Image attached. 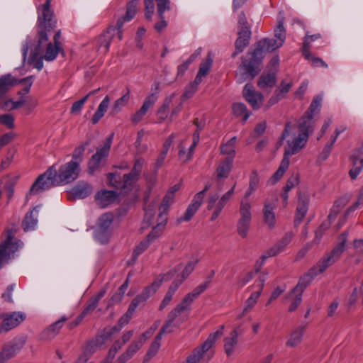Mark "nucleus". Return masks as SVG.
<instances>
[{
  "label": "nucleus",
  "instance_id": "1",
  "mask_svg": "<svg viewBox=\"0 0 363 363\" xmlns=\"http://www.w3.org/2000/svg\"><path fill=\"white\" fill-rule=\"evenodd\" d=\"M51 1L45 0V4L38 8V45L30 53L28 64L38 70H41L43 67V59L46 61L54 60L61 50V46L49 43L44 57L40 56L42 46L47 43L48 35L56 26L57 22L54 18L53 11L50 9Z\"/></svg>",
  "mask_w": 363,
  "mask_h": 363
},
{
  "label": "nucleus",
  "instance_id": "2",
  "mask_svg": "<svg viewBox=\"0 0 363 363\" xmlns=\"http://www.w3.org/2000/svg\"><path fill=\"white\" fill-rule=\"evenodd\" d=\"M80 172L77 162H69L62 165L58 172L54 166L38 176L30 188L28 194L35 195L61 184H68L77 179Z\"/></svg>",
  "mask_w": 363,
  "mask_h": 363
},
{
  "label": "nucleus",
  "instance_id": "3",
  "mask_svg": "<svg viewBox=\"0 0 363 363\" xmlns=\"http://www.w3.org/2000/svg\"><path fill=\"white\" fill-rule=\"evenodd\" d=\"M284 44L276 38H264L255 45V49L248 52L249 59L242 61L236 74L237 82L242 83L252 79L260 71L259 65L265 52H271L281 48Z\"/></svg>",
  "mask_w": 363,
  "mask_h": 363
},
{
  "label": "nucleus",
  "instance_id": "4",
  "mask_svg": "<svg viewBox=\"0 0 363 363\" xmlns=\"http://www.w3.org/2000/svg\"><path fill=\"white\" fill-rule=\"evenodd\" d=\"M144 163V159L141 157L136 158L129 173L123 176L117 172L108 173L107 179L109 185L119 190L122 194H127L132 191L139 180Z\"/></svg>",
  "mask_w": 363,
  "mask_h": 363
},
{
  "label": "nucleus",
  "instance_id": "5",
  "mask_svg": "<svg viewBox=\"0 0 363 363\" xmlns=\"http://www.w3.org/2000/svg\"><path fill=\"white\" fill-rule=\"evenodd\" d=\"M315 120L311 114H305L301 118L298 123V135H294L286 141V147H289L287 154H297L306 145L309 135L314 130Z\"/></svg>",
  "mask_w": 363,
  "mask_h": 363
},
{
  "label": "nucleus",
  "instance_id": "6",
  "mask_svg": "<svg viewBox=\"0 0 363 363\" xmlns=\"http://www.w3.org/2000/svg\"><path fill=\"white\" fill-rule=\"evenodd\" d=\"M348 233L343 232L338 237V242L334 248L329 252H327L313 267L315 268L317 272L320 274L324 272L327 268L334 264L341 257L346 248Z\"/></svg>",
  "mask_w": 363,
  "mask_h": 363
},
{
  "label": "nucleus",
  "instance_id": "7",
  "mask_svg": "<svg viewBox=\"0 0 363 363\" xmlns=\"http://www.w3.org/2000/svg\"><path fill=\"white\" fill-rule=\"evenodd\" d=\"M113 221V215L111 213H104L99 217L94 232L96 240L101 244L108 242L111 236Z\"/></svg>",
  "mask_w": 363,
  "mask_h": 363
},
{
  "label": "nucleus",
  "instance_id": "8",
  "mask_svg": "<svg viewBox=\"0 0 363 363\" xmlns=\"http://www.w3.org/2000/svg\"><path fill=\"white\" fill-rule=\"evenodd\" d=\"M23 245L21 240L13 239L12 230L7 231L6 239L0 245V269L2 265L13 257V254Z\"/></svg>",
  "mask_w": 363,
  "mask_h": 363
},
{
  "label": "nucleus",
  "instance_id": "9",
  "mask_svg": "<svg viewBox=\"0 0 363 363\" xmlns=\"http://www.w3.org/2000/svg\"><path fill=\"white\" fill-rule=\"evenodd\" d=\"M235 184L220 199L217 194L209 197L207 208L208 210L213 211L212 216L210 218L211 220H214L218 218L225 205L231 199L235 192Z\"/></svg>",
  "mask_w": 363,
  "mask_h": 363
},
{
  "label": "nucleus",
  "instance_id": "10",
  "mask_svg": "<svg viewBox=\"0 0 363 363\" xmlns=\"http://www.w3.org/2000/svg\"><path fill=\"white\" fill-rule=\"evenodd\" d=\"M117 35L119 40L123 38V21L118 19L115 26H110L98 38L99 48H104V52H107L109 50L111 40L114 35Z\"/></svg>",
  "mask_w": 363,
  "mask_h": 363
},
{
  "label": "nucleus",
  "instance_id": "11",
  "mask_svg": "<svg viewBox=\"0 0 363 363\" xmlns=\"http://www.w3.org/2000/svg\"><path fill=\"white\" fill-rule=\"evenodd\" d=\"M26 340L24 336L16 337L5 345L1 352H0V363H5L13 357L23 348Z\"/></svg>",
  "mask_w": 363,
  "mask_h": 363
},
{
  "label": "nucleus",
  "instance_id": "12",
  "mask_svg": "<svg viewBox=\"0 0 363 363\" xmlns=\"http://www.w3.org/2000/svg\"><path fill=\"white\" fill-rule=\"evenodd\" d=\"M174 274V272L170 271L167 274L160 275L150 285L145 287L143 291L138 295L137 297L142 303H145L150 297L156 293L163 281L170 280Z\"/></svg>",
  "mask_w": 363,
  "mask_h": 363
},
{
  "label": "nucleus",
  "instance_id": "13",
  "mask_svg": "<svg viewBox=\"0 0 363 363\" xmlns=\"http://www.w3.org/2000/svg\"><path fill=\"white\" fill-rule=\"evenodd\" d=\"M26 315L23 312H11L4 314V319L0 326V333H7L15 328L25 320Z\"/></svg>",
  "mask_w": 363,
  "mask_h": 363
},
{
  "label": "nucleus",
  "instance_id": "14",
  "mask_svg": "<svg viewBox=\"0 0 363 363\" xmlns=\"http://www.w3.org/2000/svg\"><path fill=\"white\" fill-rule=\"evenodd\" d=\"M293 238L294 233L292 232L286 233L279 242L263 252L261 256L262 261V264H263L268 258L275 257L284 251L287 245L291 242Z\"/></svg>",
  "mask_w": 363,
  "mask_h": 363
},
{
  "label": "nucleus",
  "instance_id": "15",
  "mask_svg": "<svg viewBox=\"0 0 363 363\" xmlns=\"http://www.w3.org/2000/svg\"><path fill=\"white\" fill-rule=\"evenodd\" d=\"M245 99L250 104L255 110L261 108L264 101V95L255 89L252 84H246L242 91Z\"/></svg>",
  "mask_w": 363,
  "mask_h": 363
},
{
  "label": "nucleus",
  "instance_id": "16",
  "mask_svg": "<svg viewBox=\"0 0 363 363\" xmlns=\"http://www.w3.org/2000/svg\"><path fill=\"white\" fill-rule=\"evenodd\" d=\"M204 198V190H202L197 193L194 197L191 203L188 206L186 212L184 216L179 217L177 220V224H180L182 222L189 221L196 212L198 211L199 208L203 203V200Z\"/></svg>",
  "mask_w": 363,
  "mask_h": 363
},
{
  "label": "nucleus",
  "instance_id": "17",
  "mask_svg": "<svg viewBox=\"0 0 363 363\" xmlns=\"http://www.w3.org/2000/svg\"><path fill=\"white\" fill-rule=\"evenodd\" d=\"M150 333L151 332L143 333L139 337L138 340L135 341L130 345L126 351L118 358V362L125 363L128 359H130L143 345L146 340L150 337Z\"/></svg>",
  "mask_w": 363,
  "mask_h": 363
},
{
  "label": "nucleus",
  "instance_id": "18",
  "mask_svg": "<svg viewBox=\"0 0 363 363\" xmlns=\"http://www.w3.org/2000/svg\"><path fill=\"white\" fill-rule=\"evenodd\" d=\"M158 99L156 93H151L147 96L143 101L141 108L136 111L131 118V121L134 124L138 123L145 116L148 110L153 107Z\"/></svg>",
  "mask_w": 363,
  "mask_h": 363
},
{
  "label": "nucleus",
  "instance_id": "19",
  "mask_svg": "<svg viewBox=\"0 0 363 363\" xmlns=\"http://www.w3.org/2000/svg\"><path fill=\"white\" fill-rule=\"evenodd\" d=\"M310 203V195L306 192H300L298 194L296 215L294 220L296 225H299L307 213Z\"/></svg>",
  "mask_w": 363,
  "mask_h": 363
},
{
  "label": "nucleus",
  "instance_id": "20",
  "mask_svg": "<svg viewBox=\"0 0 363 363\" xmlns=\"http://www.w3.org/2000/svg\"><path fill=\"white\" fill-rule=\"evenodd\" d=\"M238 38L235 42V50L232 53V57H235L239 53L243 52L245 48L249 45L251 38V30L250 27H244L238 30Z\"/></svg>",
  "mask_w": 363,
  "mask_h": 363
},
{
  "label": "nucleus",
  "instance_id": "21",
  "mask_svg": "<svg viewBox=\"0 0 363 363\" xmlns=\"http://www.w3.org/2000/svg\"><path fill=\"white\" fill-rule=\"evenodd\" d=\"M67 320L68 318L66 315H62L58 320L48 325L41 332L40 335V339L43 340H50L53 339L59 334L60 330Z\"/></svg>",
  "mask_w": 363,
  "mask_h": 363
},
{
  "label": "nucleus",
  "instance_id": "22",
  "mask_svg": "<svg viewBox=\"0 0 363 363\" xmlns=\"http://www.w3.org/2000/svg\"><path fill=\"white\" fill-rule=\"evenodd\" d=\"M265 281V277L260 276L255 281L253 285V287L257 288V290L252 293L250 296L247 299L245 302V307L244 308V312H247L250 309H252L255 305L257 303V301L260 296Z\"/></svg>",
  "mask_w": 363,
  "mask_h": 363
},
{
  "label": "nucleus",
  "instance_id": "23",
  "mask_svg": "<svg viewBox=\"0 0 363 363\" xmlns=\"http://www.w3.org/2000/svg\"><path fill=\"white\" fill-rule=\"evenodd\" d=\"M224 325H220L215 332L210 333L206 340V359H211L214 355L212 349L216 341L223 335Z\"/></svg>",
  "mask_w": 363,
  "mask_h": 363
},
{
  "label": "nucleus",
  "instance_id": "24",
  "mask_svg": "<svg viewBox=\"0 0 363 363\" xmlns=\"http://www.w3.org/2000/svg\"><path fill=\"white\" fill-rule=\"evenodd\" d=\"M289 150V147L286 146L284 147V157L281 160V162L279 165V167L278 169L274 172V174L271 177L272 183L275 184L279 180L281 179V178L284 176L285 172L288 169L289 166V157L294 155V154H287V152Z\"/></svg>",
  "mask_w": 363,
  "mask_h": 363
},
{
  "label": "nucleus",
  "instance_id": "25",
  "mask_svg": "<svg viewBox=\"0 0 363 363\" xmlns=\"http://www.w3.org/2000/svg\"><path fill=\"white\" fill-rule=\"evenodd\" d=\"M318 274H319L317 272L315 268L312 267L303 276L300 278L297 285L294 288V291L303 293L306 288Z\"/></svg>",
  "mask_w": 363,
  "mask_h": 363
},
{
  "label": "nucleus",
  "instance_id": "26",
  "mask_svg": "<svg viewBox=\"0 0 363 363\" xmlns=\"http://www.w3.org/2000/svg\"><path fill=\"white\" fill-rule=\"evenodd\" d=\"M224 341V351L226 355L230 357L237 347L238 343V333L237 329H234L229 335L225 337Z\"/></svg>",
  "mask_w": 363,
  "mask_h": 363
},
{
  "label": "nucleus",
  "instance_id": "27",
  "mask_svg": "<svg viewBox=\"0 0 363 363\" xmlns=\"http://www.w3.org/2000/svg\"><path fill=\"white\" fill-rule=\"evenodd\" d=\"M71 192L73 199H82L91 194L92 188L88 183L80 182L72 188Z\"/></svg>",
  "mask_w": 363,
  "mask_h": 363
},
{
  "label": "nucleus",
  "instance_id": "28",
  "mask_svg": "<svg viewBox=\"0 0 363 363\" xmlns=\"http://www.w3.org/2000/svg\"><path fill=\"white\" fill-rule=\"evenodd\" d=\"M275 207V203H272L269 201L264 203L263 208L264 220L270 229L273 228L276 224Z\"/></svg>",
  "mask_w": 363,
  "mask_h": 363
},
{
  "label": "nucleus",
  "instance_id": "29",
  "mask_svg": "<svg viewBox=\"0 0 363 363\" xmlns=\"http://www.w3.org/2000/svg\"><path fill=\"white\" fill-rule=\"evenodd\" d=\"M38 208L39 206H36L33 208L32 211L26 214L22 223V227L24 231L34 230L38 223L37 217L38 215Z\"/></svg>",
  "mask_w": 363,
  "mask_h": 363
},
{
  "label": "nucleus",
  "instance_id": "30",
  "mask_svg": "<svg viewBox=\"0 0 363 363\" xmlns=\"http://www.w3.org/2000/svg\"><path fill=\"white\" fill-rule=\"evenodd\" d=\"M277 82L275 71L263 72L259 77L257 86L261 89L272 88Z\"/></svg>",
  "mask_w": 363,
  "mask_h": 363
},
{
  "label": "nucleus",
  "instance_id": "31",
  "mask_svg": "<svg viewBox=\"0 0 363 363\" xmlns=\"http://www.w3.org/2000/svg\"><path fill=\"white\" fill-rule=\"evenodd\" d=\"M16 84H18V79L11 74H6L0 77V98Z\"/></svg>",
  "mask_w": 363,
  "mask_h": 363
},
{
  "label": "nucleus",
  "instance_id": "32",
  "mask_svg": "<svg viewBox=\"0 0 363 363\" xmlns=\"http://www.w3.org/2000/svg\"><path fill=\"white\" fill-rule=\"evenodd\" d=\"M118 197V194L115 191L104 190L98 192L96 196V200L99 201L102 207H105L113 203Z\"/></svg>",
  "mask_w": 363,
  "mask_h": 363
},
{
  "label": "nucleus",
  "instance_id": "33",
  "mask_svg": "<svg viewBox=\"0 0 363 363\" xmlns=\"http://www.w3.org/2000/svg\"><path fill=\"white\" fill-rule=\"evenodd\" d=\"M233 162L230 159H224L220 162L215 173L217 180L225 179L228 177L233 167Z\"/></svg>",
  "mask_w": 363,
  "mask_h": 363
},
{
  "label": "nucleus",
  "instance_id": "34",
  "mask_svg": "<svg viewBox=\"0 0 363 363\" xmlns=\"http://www.w3.org/2000/svg\"><path fill=\"white\" fill-rule=\"evenodd\" d=\"M306 326L300 325L294 331H293L289 337L286 345L290 347H294L298 345L303 339Z\"/></svg>",
  "mask_w": 363,
  "mask_h": 363
},
{
  "label": "nucleus",
  "instance_id": "35",
  "mask_svg": "<svg viewBox=\"0 0 363 363\" xmlns=\"http://www.w3.org/2000/svg\"><path fill=\"white\" fill-rule=\"evenodd\" d=\"M237 138L235 136L229 139L225 143L223 144L220 147V152L222 155H227L225 159H230L233 162L235 156V144Z\"/></svg>",
  "mask_w": 363,
  "mask_h": 363
},
{
  "label": "nucleus",
  "instance_id": "36",
  "mask_svg": "<svg viewBox=\"0 0 363 363\" xmlns=\"http://www.w3.org/2000/svg\"><path fill=\"white\" fill-rule=\"evenodd\" d=\"M108 155L105 154L104 152H102L100 150L97 149L96 152L94 155H92V157L89 161V173L90 174H93L94 172L99 168L101 160L104 158L106 157Z\"/></svg>",
  "mask_w": 363,
  "mask_h": 363
},
{
  "label": "nucleus",
  "instance_id": "37",
  "mask_svg": "<svg viewBox=\"0 0 363 363\" xmlns=\"http://www.w3.org/2000/svg\"><path fill=\"white\" fill-rule=\"evenodd\" d=\"M177 317L178 316L175 315L174 313L169 312L164 324L163 325L157 335H160V337H162V335L164 334L171 333L174 332V329L179 326V324H177V323H174V321L176 320Z\"/></svg>",
  "mask_w": 363,
  "mask_h": 363
},
{
  "label": "nucleus",
  "instance_id": "38",
  "mask_svg": "<svg viewBox=\"0 0 363 363\" xmlns=\"http://www.w3.org/2000/svg\"><path fill=\"white\" fill-rule=\"evenodd\" d=\"M110 103V98L108 96H106L102 101L99 104L97 110L94 113L91 122L93 124H96L100 119L104 116L106 112Z\"/></svg>",
  "mask_w": 363,
  "mask_h": 363
},
{
  "label": "nucleus",
  "instance_id": "39",
  "mask_svg": "<svg viewBox=\"0 0 363 363\" xmlns=\"http://www.w3.org/2000/svg\"><path fill=\"white\" fill-rule=\"evenodd\" d=\"M321 38L320 33H316L309 35L306 33V36L303 38V47H302V55L306 59L309 60L311 57L310 47L311 43L313 41L317 40Z\"/></svg>",
  "mask_w": 363,
  "mask_h": 363
},
{
  "label": "nucleus",
  "instance_id": "40",
  "mask_svg": "<svg viewBox=\"0 0 363 363\" xmlns=\"http://www.w3.org/2000/svg\"><path fill=\"white\" fill-rule=\"evenodd\" d=\"M106 292V289H101L96 295L92 296L89 300L87 306L82 312L83 315L86 316L89 313L94 311L98 306L99 301L104 296Z\"/></svg>",
  "mask_w": 363,
  "mask_h": 363
},
{
  "label": "nucleus",
  "instance_id": "41",
  "mask_svg": "<svg viewBox=\"0 0 363 363\" xmlns=\"http://www.w3.org/2000/svg\"><path fill=\"white\" fill-rule=\"evenodd\" d=\"M174 96L175 94H172L166 97L163 104L158 108L157 115L158 116L159 123H162L165 119L167 118V111L171 104L172 103Z\"/></svg>",
  "mask_w": 363,
  "mask_h": 363
},
{
  "label": "nucleus",
  "instance_id": "42",
  "mask_svg": "<svg viewBox=\"0 0 363 363\" xmlns=\"http://www.w3.org/2000/svg\"><path fill=\"white\" fill-rule=\"evenodd\" d=\"M180 285L181 282L179 281H173L172 283V284L169 287L167 294H165L163 300L162 301L160 305L159 309L160 311L163 310L170 303L174 293L177 291Z\"/></svg>",
  "mask_w": 363,
  "mask_h": 363
},
{
  "label": "nucleus",
  "instance_id": "43",
  "mask_svg": "<svg viewBox=\"0 0 363 363\" xmlns=\"http://www.w3.org/2000/svg\"><path fill=\"white\" fill-rule=\"evenodd\" d=\"M130 100V91L128 89L127 92L122 96L121 98L118 99L114 104H113L110 114L116 115L119 113L122 108L126 106Z\"/></svg>",
  "mask_w": 363,
  "mask_h": 363
},
{
  "label": "nucleus",
  "instance_id": "44",
  "mask_svg": "<svg viewBox=\"0 0 363 363\" xmlns=\"http://www.w3.org/2000/svg\"><path fill=\"white\" fill-rule=\"evenodd\" d=\"M140 0H131L128 2L126 6V12L123 17L120 18L124 22H128L132 20L137 13L138 4Z\"/></svg>",
  "mask_w": 363,
  "mask_h": 363
},
{
  "label": "nucleus",
  "instance_id": "45",
  "mask_svg": "<svg viewBox=\"0 0 363 363\" xmlns=\"http://www.w3.org/2000/svg\"><path fill=\"white\" fill-rule=\"evenodd\" d=\"M150 243L151 242L147 238L145 240H142L133 250L131 259L128 262V264H134L136 262L138 256L147 249Z\"/></svg>",
  "mask_w": 363,
  "mask_h": 363
},
{
  "label": "nucleus",
  "instance_id": "46",
  "mask_svg": "<svg viewBox=\"0 0 363 363\" xmlns=\"http://www.w3.org/2000/svg\"><path fill=\"white\" fill-rule=\"evenodd\" d=\"M233 113L236 116H242V121L245 123L250 116L247 106L243 103H235L232 106Z\"/></svg>",
  "mask_w": 363,
  "mask_h": 363
},
{
  "label": "nucleus",
  "instance_id": "47",
  "mask_svg": "<svg viewBox=\"0 0 363 363\" xmlns=\"http://www.w3.org/2000/svg\"><path fill=\"white\" fill-rule=\"evenodd\" d=\"M204 354V344L195 348L183 363H199Z\"/></svg>",
  "mask_w": 363,
  "mask_h": 363
},
{
  "label": "nucleus",
  "instance_id": "48",
  "mask_svg": "<svg viewBox=\"0 0 363 363\" xmlns=\"http://www.w3.org/2000/svg\"><path fill=\"white\" fill-rule=\"evenodd\" d=\"M303 293L295 292L293 289L289 294H288L286 298L291 299V304L289 308V312L295 311L302 301Z\"/></svg>",
  "mask_w": 363,
  "mask_h": 363
},
{
  "label": "nucleus",
  "instance_id": "49",
  "mask_svg": "<svg viewBox=\"0 0 363 363\" xmlns=\"http://www.w3.org/2000/svg\"><path fill=\"white\" fill-rule=\"evenodd\" d=\"M240 218L239 219L244 220H252L251 205L248 200H242L239 209Z\"/></svg>",
  "mask_w": 363,
  "mask_h": 363
},
{
  "label": "nucleus",
  "instance_id": "50",
  "mask_svg": "<svg viewBox=\"0 0 363 363\" xmlns=\"http://www.w3.org/2000/svg\"><path fill=\"white\" fill-rule=\"evenodd\" d=\"M188 298L189 297L184 296L182 301L170 312L179 316L186 311H190L192 302Z\"/></svg>",
  "mask_w": 363,
  "mask_h": 363
},
{
  "label": "nucleus",
  "instance_id": "51",
  "mask_svg": "<svg viewBox=\"0 0 363 363\" xmlns=\"http://www.w3.org/2000/svg\"><path fill=\"white\" fill-rule=\"evenodd\" d=\"M167 223V218L163 219L160 223L155 226L151 232L147 235V238L152 242L158 238L163 233L164 226Z\"/></svg>",
  "mask_w": 363,
  "mask_h": 363
},
{
  "label": "nucleus",
  "instance_id": "52",
  "mask_svg": "<svg viewBox=\"0 0 363 363\" xmlns=\"http://www.w3.org/2000/svg\"><path fill=\"white\" fill-rule=\"evenodd\" d=\"M274 38L283 44L285 42L286 38V31L284 26V19L281 18L277 23V27L274 28Z\"/></svg>",
  "mask_w": 363,
  "mask_h": 363
},
{
  "label": "nucleus",
  "instance_id": "53",
  "mask_svg": "<svg viewBox=\"0 0 363 363\" xmlns=\"http://www.w3.org/2000/svg\"><path fill=\"white\" fill-rule=\"evenodd\" d=\"M346 201L345 199H340L335 201L333 207L330 209V213L328 216L329 220H335L337 215L342 210V208L345 206Z\"/></svg>",
  "mask_w": 363,
  "mask_h": 363
},
{
  "label": "nucleus",
  "instance_id": "54",
  "mask_svg": "<svg viewBox=\"0 0 363 363\" xmlns=\"http://www.w3.org/2000/svg\"><path fill=\"white\" fill-rule=\"evenodd\" d=\"M251 221L239 219L237 223V231L238 235L242 238H247L250 230Z\"/></svg>",
  "mask_w": 363,
  "mask_h": 363
},
{
  "label": "nucleus",
  "instance_id": "55",
  "mask_svg": "<svg viewBox=\"0 0 363 363\" xmlns=\"http://www.w3.org/2000/svg\"><path fill=\"white\" fill-rule=\"evenodd\" d=\"M157 4V13L159 18H163L164 12L171 9L170 0H155Z\"/></svg>",
  "mask_w": 363,
  "mask_h": 363
},
{
  "label": "nucleus",
  "instance_id": "56",
  "mask_svg": "<svg viewBox=\"0 0 363 363\" xmlns=\"http://www.w3.org/2000/svg\"><path fill=\"white\" fill-rule=\"evenodd\" d=\"M174 196L172 194V192L167 191L166 195L164 196L162 203L159 206V211H160V216L162 217L163 213L166 212L170 206V204L174 201Z\"/></svg>",
  "mask_w": 363,
  "mask_h": 363
},
{
  "label": "nucleus",
  "instance_id": "57",
  "mask_svg": "<svg viewBox=\"0 0 363 363\" xmlns=\"http://www.w3.org/2000/svg\"><path fill=\"white\" fill-rule=\"evenodd\" d=\"M123 346L121 340L115 341L112 347L110 348L108 355L104 361V363H111L114 359L117 352Z\"/></svg>",
  "mask_w": 363,
  "mask_h": 363
},
{
  "label": "nucleus",
  "instance_id": "58",
  "mask_svg": "<svg viewBox=\"0 0 363 363\" xmlns=\"http://www.w3.org/2000/svg\"><path fill=\"white\" fill-rule=\"evenodd\" d=\"M291 86L292 82L291 81L283 80L274 91L283 99L289 91Z\"/></svg>",
  "mask_w": 363,
  "mask_h": 363
},
{
  "label": "nucleus",
  "instance_id": "59",
  "mask_svg": "<svg viewBox=\"0 0 363 363\" xmlns=\"http://www.w3.org/2000/svg\"><path fill=\"white\" fill-rule=\"evenodd\" d=\"M33 77L30 76L21 79H18V84L24 85V88L18 91L19 94H26L30 91V87L33 84Z\"/></svg>",
  "mask_w": 363,
  "mask_h": 363
},
{
  "label": "nucleus",
  "instance_id": "60",
  "mask_svg": "<svg viewBox=\"0 0 363 363\" xmlns=\"http://www.w3.org/2000/svg\"><path fill=\"white\" fill-rule=\"evenodd\" d=\"M144 136V132L143 130H140L138 133L137 135V139L135 143V145L137 150V153L142 154L145 152L147 149V146L145 144H142V139Z\"/></svg>",
  "mask_w": 363,
  "mask_h": 363
},
{
  "label": "nucleus",
  "instance_id": "61",
  "mask_svg": "<svg viewBox=\"0 0 363 363\" xmlns=\"http://www.w3.org/2000/svg\"><path fill=\"white\" fill-rule=\"evenodd\" d=\"M299 179L300 177L298 173L292 174L288 179L286 186H284V189H286V191H289L293 188L299 184Z\"/></svg>",
  "mask_w": 363,
  "mask_h": 363
},
{
  "label": "nucleus",
  "instance_id": "62",
  "mask_svg": "<svg viewBox=\"0 0 363 363\" xmlns=\"http://www.w3.org/2000/svg\"><path fill=\"white\" fill-rule=\"evenodd\" d=\"M194 269V264L192 262L189 263L185 268L183 269L182 275L178 277L173 281H179L181 284L183 281L189 276Z\"/></svg>",
  "mask_w": 363,
  "mask_h": 363
},
{
  "label": "nucleus",
  "instance_id": "63",
  "mask_svg": "<svg viewBox=\"0 0 363 363\" xmlns=\"http://www.w3.org/2000/svg\"><path fill=\"white\" fill-rule=\"evenodd\" d=\"M323 98L320 96H316L313 101L311 102L308 109L306 112L307 114L312 115L313 116V113L316 110H319L321 104H322Z\"/></svg>",
  "mask_w": 363,
  "mask_h": 363
},
{
  "label": "nucleus",
  "instance_id": "64",
  "mask_svg": "<svg viewBox=\"0 0 363 363\" xmlns=\"http://www.w3.org/2000/svg\"><path fill=\"white\" fill-rule=\"evenodd\" d=\"M99 345L100 340L99 338L92 340L86 344L84 351L91 356L96 352Z\"/></svg>",
  "mask_w": 363,
  "mask_h": 363
}]
</instances>
